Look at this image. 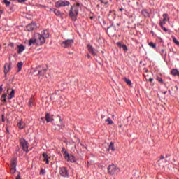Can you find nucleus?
Masks as SVG:
<instances>
[{"mask_svg": "<svg viewBox=\"0 0 179 179\" xmlns=\"http://www.w3.org/2000/svg\"><path fill=\"white\" fill-rule=\"evenodd\" d=\"M52 12L55 13L56 16H62V13H61V11L56 8H53Z\"/></svg>", "mask_w": 179, "mask_h": 179, "instance_id": "6ab92c4d", "label": "nucleus"}, {"mask_svg": "<svg viewBox=\"0 0 179 179\" xmlns=\"http://www.w3.org/2000/svg\"><path fill=\"white\" fill-rule=\"evenodd\" d=\"M117 47H119V48H122L124 51L125 52L128 51V48L127 47V45L122 44L120 42H117Z\"/></svg>", "mask_w": 179, "mask_h": 179, "instance_id": "ddd939ff", "label": "nucleus"}, {"mask_svg": "<svg viewBox=\"0 0 179 179\" xmlns=\"http://www.w3.org/2000/svg\"><path fill=\"white\" fill-rule=\"evenodd\" d=\"M35 29H37V24L34 22H32L27 26V31H33Z\"/></svg>", "mask_w": 179, "mask_h": 179, "instance_id": "9d476101", "label": "nucleus"}, {"mask_svg": "<svg viewBox=\"0 0 179 179\" xmlns=\"http://www.w3.org/2000/svg\"><path fill=\"white\" fill-rule=\"evenodd\" d=\"M157 80H158V82H160V83H163V79H162V78L160 77H157Z\"/></svg>", "mask_w": 179, "mask_h": 179, "instance_id": "79ce46f5", "label": "nucleus"}, {"mask_svg": "<svg viewBox=\"0 0 179 179\" xmlns=\"http://www.w3.org/2000/svg\"><path fill=\"white\" fill-rule=\"evenodd\" d=\"M163 19L162 20H164V22H169L170 20V18L169 17V15L167 14H163Z\"/></svg>", "mask_w": 179, "mask_h": 179, "instance_id": "5701e85b", "label": "nucleus"}, {"mask_svg": "<svg viewBox=\"0 0 179 179\" xmlns=\"http://www.w3.org/2000/svg\"><path fill=\"white\" fill-rule=\"evenodd\" d=\"M17 162V160L16 159V158H13L11 160V167L16 168Z\"/></svg>", "mask_w": 179, "mask_h": 179, "instance_id": "412c9836", "label": "nucleus"}, {"mask_svg": "<svg viewBox=\"0 0 179 179\" xmlns=\"http://www.w3.org/2000/svg\"><path fill=\"white\" fill-rule=\"evenodd\" d=\"M87 57L88 58V59H90V57H91L90 55V54H87Z\"/></svg>", "mask_w": 179, "mask_h": 179, "instance_id": "5fc2aeb1", "label": "nucleus"}, {"mask_svg": "<svg viewBox=\"0 0 179 179\" xmlns=\"http://www.w3.org/2000/svg\"><path fill=\"white\" fill-rule=\"evenodd\" d=\"M123 80H124V82L127 83V85H128L129 86H131L132 82L131 81V80L127 78H124Z\"/></svg>", "mask_w": 179, "mask_h": 179, "instance_id": "c756f323", "label": "nucleus"}, {"mask_svg": "<svg viewBox=\"0 0 179 179\" xmlns=\"http://www.w3.org/2000/svg\"><path fill=\"white\" fill-rule=\"evenodd\" d=\"M38 68H41V66H39Z\"/></svg>", "mask_w": 179, "mask_h": 179, "instance_id": "69168bd1", "label": "nucleus"}, {"mask_svg": "<svg viewBox=\"0 0 179 179\" xmlns=\"http://www.w3.org/2000/svg\"><path fill=\"white\" fill-rule=\"evenodd\" d=\"M171 73L173 76H179V71L177 69H172Z\"/></svg>", "mask_w": 179, "mask_h": 179, "instance_id": "f3484780", "label": "nucleus"}, {"mask_svg": "<svg viewBox=\"0 0 179 179\" xmlns=\"http://www.w3.org/2000/svg\"><path fill=\"white\" fill-rule=\"evenodd\" d=\"M148 45H149V47L154 48V50H156V43H153V42H150L148 43Z\"/></svg>", "mask_w": 179, "mask_h": 179, "instance_id": "72a5a7b5", "label": "nucleus"}, {"mask_svg": "<svg viewBox=\"0 0 179 179\" xmlns=\"http://www.w3.org/2000/svg\"><path fill=\"white\" fill-rule=\"evenodd\" d=\"M90 19H93V17H91Z\"/></svg>", "mask_w": 179, "mask_h": 179, "instance_id": "e2e57ef3", "label": "nucleus"}, {"mask_svg": "<svg viewBox=\"0 0 179 179\" xmlns=\"http://www.w3.org/2000/svg\"><path fill=\"white\" fill-rule=\"evenodd\" d=\"M1 121H2V122H5V115H1Z\"/></svg>", "mask_w": 179, "mask_h": 179, "instance_id": "c03bdc74", "label": "nucleus"}, {"mask_svg": "<svg viewBox=\"0 0 179 179\" xmlns=\"http://www.w3.org/2000/svg\"><path fill=\"white\" fill-rule=\"evenodd\" d=\"M101 3H104V5H107L108 2H107V0H99Z\"/></svg>", "mask_w": 179, "mask_h": 179, "instance_id": "a19ab883", "label": "nucleus"}, {"mask_svg": "<svg viewBox=\"0 0 179 179\" xmlns=\"http://www.w3.org/2000/svg\"><path fill=\"white\" fill-rule=\"evenodd\" d=\"M16 179H22V178H20V175H17V177H16Z\"/></svg>", "mask_w": 179, "mask_h": 179, "instance_id": "603ef678", "label": "nucleus"}, {"mask_svg": "<svg viewBox=\"0 0 179 179\" xmlns=\"http://www.w3.org/2000/svg\"><path fill=\"white\" fill-rule=\"evenodd\" d=\"M59 174L60 176H62V177H69V174L68 173V169H66V168L65 167L60 168Z\"/></svg>", "mask_w": 179, "mask_h": 179, "instance_id": "6e6552de", "label": "nucleus"}, {"mask_svg": "<svg viewBox=\"0 0 179 179\" xmlns=\"http://www.w3.org/2000/svg\"><path fill=\"white\" fill-rule=\"evenodd\" d=\"M45 120L47 122H52L54 121V118L50 114H45Z\"/></svg>", "mask_w": 179, "mask_h": 179, "instance_id": "2eb2a0df", "label": "nucleus"}, {"mask_svg": "<svg viewBox=\"0 0 179 179\" xmlns=\"http://www.w3.org/2000/svg\"><path fill=\"white\" fill-rule=\"evenodd\" d=\"M62 120L60 119V120H59V122H62Z\"/></svg>", "mask_w": 179, "mask_h": 179, "instance_id": "052dcab7", "label": "nucleus"}, {"mask_svg": "<svg viewBox=\"0 0 179 179\" xmlns=\"http://www.w3.org/2000/svg\"><path fill=\"white\" fill-rule=\"evenodd\" d=\"M47 72V69H43V70H38V75H40L41 76L44 75Z\"/></svg>", "mask_w": 179, "mask_h": 179, "instance_id": "2f4dec72", "label": "nucleus"}, {"mask_svg": "<svg viewBox=\"0 0 179 179\" xmlns=\"http://www.w3.org/2000/svg\"><path fill=\"white\" fill-rule=\"evenodd\" d=\"M42 156L43 157V161L45 162L46 164H50V161L48 160V155H47L45 152H43Z\"/></svg>", "mask_w": 179, "mask_h": 179, "instance_id": "dca6fc26", "label": "nucleus"}, {"mask_svg": "<svg viewBox=\"0 0 179 179\" xmlns=\"http://www.w3.org/2000/svg\"><path fill=\"white\" fill-rule=\"evenodd\" d=\"M64 157L67 160V159L69 158L71 155H69V153L67 152V151H64V153H63Z\"/></svg>", "mask_w": 179, "mask_h": 179, "instance_id": "473e14b6", "label": "nucleus"}, {"mask_svg": "<svg viewBox=\"0 0 179 179\" xmlns=\"http://www.w3.org/2000/svg\"><path fill=\"white\" fill-rule=\"evenodd\" d=\"M18 2H19L20 3H23V2H26V0H18Z\"/></svg>", "mask_w": 179, "mask_h": 179, "instance_id": "de8ad7c7", "label": "nucleus"}, {"mask_svg": "<svg viewBox=\"0 0 179 179\" xmlns=\"http://www.w3.org/2000/svg\"><path fill=\"white\" fill-rule=\"evenodd\" d=\"M119 10H120V12H122V10H124V8H120Z\"/></svg>", "mask_w": 179, "mask_h": 179, "instance_id": "6e6d98bb", "label": "nucleus"}, {"mask_svg": "<svg viewBox=\"0 0 179 179\" xmlns=\"http://www.w3.org/2000/svg\"><path fill=\"white\" fill-rule=\"evenodd\" d=\"M173 43H175V44H176V45H179V41L177 40V38H173Z\"/></svg>", "mask_w": 179, "mask_h": 179, "instance_id": "ea45409f", "label": "nucleus"}, {"mask_svg": "<svg viewBox=\"0 0 179 179\" xmlns=\"http://www.w3.org/2000/svg\"><path fill=\"white\" fill-rule=\"evenodd\" d=\"M119 128H122V124H120Z\"/></svg>", "mask_w": 179, "mask_h": 179, "instance_id": "4d7b16f0", "label": "nucleus"}, {"mask_svg": "<svg viewBox=\"0 0 179 179\" xmlns=\"http://www.w3.org/2000/svg\"><path fill=\"white\" fill-rule=\"evenodd\" d=\"M36 37L38 39L39 45H43L45 43V40L50 37V33L47 30H43L41 34H36Z\"/></svg>", "mask_w": 179, "mask_h": 179, "instance_id": "f03ea898", "label": "nucleus"}, {"mask_svg": "<svg viewBox=\"0 0 179 179\" xmlns=\"http://www.w3.org/2000/svg\"><path fill=\"white\" fill-rule=\"evenodd\" d=\"M67 162H71V163H75L76 162V159L75 158V156L70 155L69 158L67 159Z\"/></svg>", "mask_w": 179, "mask_h": 179, "instance_id": "a211bd4d", "label": "nucleus"}, {"mask_svg": "<svg viewBox=\"0 0 179 179\" xmlns=\"http://www.w3.org/2000/svg\"><path fill=\"white\" fill-rule=\"evenodd\" d=\"M13 97H15V90H11V92L9 94V96H8V99L12 100V99H13Z\"/></svg>", "mask_w": 179, "mask_h": 179, "instance_id": "393cba45", "label": "nucleus"}, {"mask_svg": "<svg viewBox=\"0 0 179 179\" xmlns=\"http://www.w3.org/2000/svg\"><path fill=\"white\" fill-rule=\"evenodd\" d=\"M22 66H23V62H18L17 64V67L18 69L17 72H20L22 71Z\"/></svg>", "mask_w": 179, "mask_h": 179, "instance_id": "b1692460", "label": "nucleus"}, {"mask_svg": "<svg viewBox=\"0 0 179 179\" xmlns=\"http://www.w3.org/2000/svg\"><path fill=\"white\" fill-rule=\"evenodd\" d=\"M13 1H16L17 2H18L19 0H13Z\"/></svg>", "mask_w": 179, "mask_h": 179, "instance_id": "bf43d9fd", "label": "nucleus"}, {"mask_svg": "<svg viewBox=\"0 0 179 179\" xmlns=\"http://www.w3.org/2000/svg\"><path fill=\"white\" fill-rule=\"evenodd\" d=\"M164 24H166V21H164V20H161L159 21V26L161 27H163V26H164Z\"/></svg>", "mask_w": 179, "mask_h": 179, "instance_id": "f704fd0d", "label": "nucleus"}, {"mask_svg": "<svg viewBox=\"0 0 179 179\" xmlns=\"http://www.w3.org/2000/svg\"><path fill=\"white\" fill-rule=\"evenodd\" d=\"M15 173H16V168L11 167L10 174H15Z\"/></svg>", "mask_w": 179, "mask_h": 179, "instance_id": "58836bf2", "label": "nucleus"}, {"mask_svg": "<svg viewBox=\"0 0 179 179\" xmlns=\"http://www.w3.org/2000/svg\"><path fill=\"white\" fill-rule=\"evenodd\" d=\"M166 93H167V92H165L164 94H166Z\"/></svg>", "mask_w": 179, "mask_h": 179, "instance_id": "0e129e2a", "label": "nucleus"}, {"mask_svg": "<svg viewBox=\"0 0 179 179\" xmlns=\"http://www.w3.org/2000/svg\"><path fill=\"white\" fill-rule=\"evenodd\" d=\"M107 33L109 36H114V34L115 33V27L113 25L109 27L107 29Z\"/></svg>", "mask_w": 179, "mask_h": 179, "instance_id": "9b49d317", "label": "nucleus"}, {"mask_svg": "<svg viewBox=\"0 0 179 179\" xmlns=\"http://www.w3.org/2000/svg\"><path fill=\"white\" fill-rule=\"evenodd\" d=\"M160 54H161V55H164V57H166V55H167V52L164 49L161 50Z\"/></svg>", "mask_w": 179, "mask_h": 179, "instance_id": "c9c22d12", "label": "nucleus"}, {"mask_svg": "<svg viewBox=\"0 0 179 179\" xmlns=\"http://www.w3.org/2000/svg\"><path fill=\"white\" fill-rule=\"evenodd\" d=\"M106 122L107 123V125H113L114 124V122H113V120H111V118L108 117V119H106Z\"/></svg>", "mask_w": 179, "mask_h": 179, "instance_id": "c85d7f7f", "label": "nucleus"}, {"mask_svg": "<svg viewBox=\"0 0 179 179\" xmlns=\"http://www.w3.org/2000/svg\"><path fill=\"white\" fill-rule=\"evenodd\" d=\"M74 41L73 39H67L65 40L64 41H62L61 43L62 47L63 48H71L73 45Z\"/></svg>", "mask_w": 179, "mask_h": 179, "instance_id": "7ed1b4c3", "label": "nucleus"}, {"mask_svg": "<svg viewBox=\"0 0 179 179\" xmlns=\"http://www.w3.org/2000/svg\"><path fill=\"white\" fill-rule=\"evenodd\" d=\"M119 170L120 169H118V167H117V166L114 164L109 165L108 167V173L111 176H114V174H117Z\"/></svg>", "mask_w": 179, "mask_h": 179, "instance_id": "39448f33", "label": "nucleus"}, {"mask_svg": "<svg viewBox=\"0 0 179 179\" xmlns=\"http://www.w3.org/2000/svg\"><path fill=\"white\" fill-rule=\"evenodd\" d=\"M45 169H41L40 176H45Z\"/></svg>", "mask_w": 179, "mask_h": 179, "instance_id": "4c0bfd02", "label": "nucleus"}, {"mask_svg": "<svg viewBox=\"0 0 179 179\" xmlns=\"http://www.w3.org/2000/svg\"><path fill=\"white\" fill-rule=\"evenodd\" d=\"M79 6H80V4L77 3L76 4L71 6L69 10V16L74 22L76 20L78 15H79Z\"/></svg>", "mask_w": 179, "mask_h": 179, "instance_id": "f257e3e1", "label": "nucleus"}, {"mask_svg": "<svg viewBox=\"0 0 179 179\" xmlns=\"http://www.w3.org/2000/svg\"><path fill=\"white\" fill-rule=\"evenodd\" d=\"M148 82H153V78H149Z\"/></svg>", "mask_w": 179, "mask_h": 179, "instance_id": "09e8293b", "label": "nucleus"}, {"mask_svg": "<svg viewBox=\"0 0 179 179\" xmlns=\"http://www.w3.org/2000/svg\"><path fill=\"white\" fill-rule=\"evenodd\" d=\"M6 131L7 134H10V131H9V127H8V126L6 127Z\"/></svg>", "mask_w": 179, "mask_h": 179, "instance_id": "a18cd8bd", "label": "nucleus"}, {"mask_svg": "<svg viewBox=\"0 0 179 179\" xmlns=\"http://www.w3.org/2000/svg\"><path fill=\"white\" fill-rule=\"evenodd\" d=\"M17 52L18 54H22V52H24V50L26 49V48L24 47V45H23L22 44L18 45L17 46Z\"/></svg>", "mask_w": 179, "mask_h": 179, "instance_id": "f8f14e48", "label": "nucleus"}, {"mask_svg": "<svg viewBox=\"0 0 179 179\" xmlns=\"http://www.w3.org/2000/svg\"><path fill=\"white\" fill-rule=\"evenodd\" d=\"M161 29H162V30H164L165 31V33H167V31H169V29H167L166 27H164V26L161 27Z\"/></svg>", "mask_w": 179, "mask_h": 179, "instance_id": "37998d69", "label": "nucleus"}, {"mask_svg": "<svg viewBox=\"0 0 179 179\" xmlns=\"http://www.w3.org/2000/svg\"><path fill=\"white\" fill-rule=\"evenodd\" d=\"M17 125L19 129H23L24 128V123L23 122H19Z\"/></svg>", "mask_w": 179, "mask_h": 179, "instance_id": "bb28decb", "label": "nucleus"}, {"mask_svg": "<svg viewBox=\"0 0 179 179\" xmlns=\"http://www.w3.org/2000/svg\"><path fill=\"white\" fill-rule=\"evenodd\" d=\"M34 106V98L31 96L29 99V107H33Z\"/></svg>", "mask_w": 179, "mask_h": 179, "instance_id": "cd10ccee", "label": "nucleus"}, {"mask_svg": "<svg viewBox=\"0 0 179 179\" xmlns=\"http://www.w3.org/2000/svg\"><path fill=\"white\" fill-rule=\"evenodd\" d=\"M38 8H45V9L48 12H52V10L54 9V8H51L50 7H47V6H43V5H38Z\"/></svg>", "mask_w": 179, "mask_h": 179, "instance_id": "aec40b11", "label": "nucleus"}, {"mask_svg": "<svg viewBox=\"0 0 179 179\" xmlns=\"http://www.w3.org/2000/svg\"><path fill=\"white\" fill-rule=\"evenodd\" d=\"M8 96V94H2L1 97V101L2 103H6V96Z\"/></svg>", "mask_w": 179, "mask_h": 179, "instance_id": "a878e982", "label": "nucleus"}, {"mask_svg": "<svg viewBox=\"0 0 179 179\" xmlns=\"http://www.w3.org/2000/svg\"><path fill=\"white\" fill-rule=\"evenodd\" d=\"M101 118H104V116H101Z\"/></svg>", "mask_w": 179, "mask_h": 179, "instance_id": "680f3d73", "label": "nucleus"}, {"mask_svg": "<svg viewBox=\"0 0 179 179\" xmlns=\"http://www.w3.org/2000/svg\"><path fill=\"white\" fill-rule=\"evenodd\" d=\"M40 121H41V122H44V117H41V119H40Z\"/></svg>", "mask_w": 179, "mask_h": 179, "instance_id": "8fccbe9b", "label": "nucleus"}, {"mask_svg": "<svg viewBox=\"0 0 179 179\" xmlns=\"http://www.w3.org/2000/svg\"><path fill=\"white\" fill-rule=\"evenodd\" d=\"M108 150V151L112 150V152H114V150H115V148H114V143L110 142Z\"/></svg>", "mask_w": 179, "mask_h": 179, "instance_id": "4be33fe9", "label": "nucleus"}, {"mask_svg": "<svg viewBox=\"0 0 179 179\" xmlns=\"http://www.w3.org/2000/svg\"><path fill=\"white\" fill-rule=\"evenodd\" d=\"M34 44H37V45H41L38 38L36 37V34H34V37L29 40V45H33Z\"/></svg>", "mask_w": 179, "mask_h": 179, "instance_id": "0eeeda50", "label": "nucleus"}, {"mask_svg": "<svg viewBox=\"0 0 179 179\" xmlns=\"http://www.w3.org/2000/svg\"><path fill=\"white\" fill-rule=\"evenodd\" d=\"M142 14L143 15V16H145V17H149V13L148 12V10H143Z\"/></svg>", "mask_w": 179, "mask_h": 179, "instance_id": "7c9ffc66", "label": "nucleus"}, {"mask_svg": "<svg viewBox=\"0 0 179 179\" xmlns=\"http://www.w3.org/2000/svg\"><path fill=\"white\" fill-rule=\"evenodd\" d=\"M1 13H3V10H0Z\"/></svg>", "mask_w": 179, "mask_h": 179, "instance_id": "13d9d810", "label": "nucleus"}, {"mask_svg": "<svg viewBox=\"0 0 179 179\" xmlns=\"http://www.w3.org/2000/svg\"><path fill=\"white\" fill-rule=\"evenodd\" d=\"M9 71H10V65H9L8 63H6L4 65V74L6 75Z\"/></svg>", "mask_w": 179, "mask_h": 179, "instance_id": "4468645a", "label": "nucleus"}, {"mask_svg": "<svg viewBox=\"0 0 179 179\" xmlns=\"http://www.w3.org/2000/svg\"><path fill=\"white\" fill-rule=\"evenodd\" d=\"M71 5V3L66 0H60L55 3V8H62L64 6H69Z\"/></svg>", "mask_w": 179, "mask_h": 179, "instance_id": "20e7f679", "label": "nucleus"}, {"mask_svg": "<svg viewBox=\"0 0 179 179\" xmlns=\"http://www.w3.org/2000/svg\"><path fill=\"white\" fill-rule=\"evenodd\" d=\"M163 159H164V156L161 155V157H160V159H159V160H163Z\"/></svg>", "mask_w": 179, "mask_h": 179, "instance_id": "3c124183", "label": "nucleus"}, {"mask_svg": "<svg viewBox=\"0 0 179 179\" xmlns=\"http://www.w3.org/2000/svg\"><path fill=\"white\" fill-rule=\"evenodd\" d=\"M3 3L6 5V6H9V5H10V2L8 0H3Z\"/></svg>", "mask_w": 179, "mask_h": 179, "instance_id": "e433bc0d", "label": "nucleus"}, {"mask_svg": "<svg viewBox=\"0 0 179 179\" xmlns=\"http://www.w3.org/2000/svg\"><path fill=\"white\" fill-rule=\"evenodd\" d=\"M62 152V153H65V152H66V150H65V149L63 148Z\"/></svg>", "mask_w": 179, "mask_h": 179, "instance_id": "864d4df0", "label": "nucleus"}, {"mask_svg": "<svg viewBox=\"0 0 179 179\" xmlns=\"http://www.w3.org/2000/svg\"><path fill=\"white\" fill-rule=\"evenodd\" d=\"M20 143L24 152L27 153L29 152V143L24 138H20Z\"/></svg>", "mask_w": 179, "mask_h": 179, "instance_id": "423d86ee", "label": "nucleus"}, {"mask_svg": "<svg viewBox=\"0 0 179 179\" xmlns=\"http://www.w3.org/2000/svg\"><path fill=\"white\" fill-rule=\"evenodd\" d=\"M87 47L88 48L89 52H90V54H92V55H93V57H96V55H97V50H96V49H94V48H93V46H92L90 45H87Z\"/></svg>", "mask_w": 179, "mask_h": 179, "instance_id": "1a4fd4ad", "label": "nucleus"}, {"mask_svg": "<svg viewBox=\"0 0 179 179\" xmlns=\"http://www.w3.org/2000/svg\"><path fill=\"white\" fill-rule=\"evenodd\" d=\"M9 46L12 47V48H13L15 47V45L13 44V43H10Z\"/></svg>", "mask_w": 179, "mask_h": 179, "instance_id": "49530a36", "label": "nucleus"}]
</instances>
